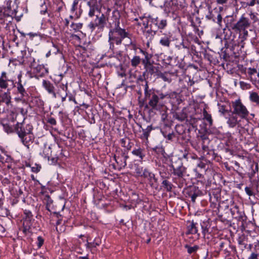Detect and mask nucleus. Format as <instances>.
<instances>
[{
  "mask_svg": "<svg viewBox=\"0 0 259 259\" xmlns=\"http://www.w3.org/2000/svg\"><path fill=\"white\" fill-rule=\"evenodd\" d=\"M161 133H162L163 137L169 141L172 142L177 139L178 140H179V137L177 136V134L174 132H169L167 133V131L164 130V128H161Z\"/></svg>",
  "mask_w": 259,
  "mask_h": 259,
  "instance_id": "24",
  "label": "nucleus"
},
{
  "mask_svg": "<svg viewBox=\"0 0 259 259\" xmlns=\"http://www.w3.org/2000/svg\"><path fill=\"white\" fill-rule=\"evenodd\" d=\"M150 25L154 27L158 31V29H163L167 26V21L165 19H160L158 17L153 18L149 16L148 17Z\"/></svg>",
  "mask_w": 259,
  "mask_h": 259,
  "instance_id": "15",
  "label": "nucleus"
},
{
  "mask_svg": "<svg viewBox=\"0 0 259 259\" xmlns=\"http://www.w3.org/2000/svg\"><path fill=\"white\" fill-rule=\"evenodd\" d=\"M208 194L211 206L212 207L213 205V207H215L217 203L220 200V190L219 189H212L209 191Z\"/></svg>",
  "mask_w": 259,
  "mask_h": 259,
  "instance_id": "17",
  "label": "nucleus"
},
{
  "mask_svg": "<svg viewBox=\"0 0 259 259\" xmlns=\"http://www.w3.org/2000/svg\"><path fill=\"white\" fill-rule=\"evenodd\" d=\"M249 99L251 102L259 105V95L256 92H250Z\"/></svg>",
  "mask_w": 259,
  "mask_h": 259,
  "instance_id": "40",
  "label": "nucleus"
},
{
  "mask_svg": "<svg viewBox=\"0 0 259 259\" xmlns=\"http://www.w3.org/2000/svg\"><path fill=\"white\" fill-rule=\"evenodd\" d=\"M259 254L256 252H252L248 259H258Z\"/></svg>",
  "mask_w": 259,
  "mask_h": 259,
  "instance_id": "64",
  "label": "nucleus"
},
{
  "mask_svg": "<svg viewBox=\"0 0 259 259\" xmlns=\"http://www.w3.org/2000/svg\"><path fill=\"white\" fill-rule=\"evenodd\" d=\"M3 125L5 131L8 134L13 133L15 131L14 128L13 129L12 126L8 124H3Z\"/></svg>",
  "mask_w": 259,
  "mask_h": 259,
  "instance_id": "56",
  "label": "nucleus"
},
{
  "mask_svg": "<svg viewBox=\"0 0 259 259\" xmlns=\"http://www.w3.org/2000/svg\"><path fill=\"white\" fill-rule=\"evenodd\" d=\"M144 178H147L149 181L151 187H153L154 183L156 184L158 183V179L155 177L154 174L149 171L148 169H146L144 173H143Z\"/></svg>",
  "mask_w": 259,
  "mask_h": 259,
  "instance_id": "22",
  "label": "nucleus"
},
{
  "mask_svg": "<svg viewBox=\"0 0 259 259\" xmlns=\"http://www.w3.org/2000/svg\"><path fill=\"white\" fill-rule=\"evenodd\" d=\"M238 242L239 247L241 248L242 251L247 247L246 238L244 236L239 237L238 239Z\"/></svg>",
  "mask_w": 259,
  "mask_h": 259,
  "instance_id": "42",
  "label": "nucleus"
},
{
  "mask_svg": "<svg viewBox=\"0 0 259 259\" xmlns=\"http://www.w3.org/2000/svg\"><path fill=\"white\" fill-rule=\"evenodd\" d=\"M141 62V58L138 56H134L131 60V66L134 68H136Z\"/></svg>",
  "mask_w": 259,
  "mask_h": 259,
  "instance_id": "44",
  "label": "nucleus"
},
{
  "mask_svg": "<svg viewBox=\"0 0 259 259\" xmlns=\"http://www.w3.org/2000/svg\"><path fill=\"white\" fill-rule=\"evenodd\" d=\"M180 44L182 49L183 50V52H182V55L185 56L186 54L189 53L190 42L187 39H183V41L180 42Z\"/></svg>",
  "mask_w": 259,
  "mask_h": 259,
  "instance_id": "36",
  "label": "nucleus"
},
{
  "mask_svg": "<svg viewBox=\"0 0 259 259\" xmlns=\"http://www.w3.org/2000/svg\"><path fill=\"white\" fill-rule=\"evenodd\" d=\"M172 59V57L165 55L164 56V58L163 59V63L165 65H170Z\"/></svg>",
  "mask_w": 259,
  "mask_h": 259,
  "instance_id": "55",
  "label": "nucleus"
},
{
  "mask_svg": "<svg viewBox=\"0 0 259 259\" xmlns=\"http://www.w3.org/2000/svg\"><path fill=\"white\" fill-rule=\"evenodd\" d=\"M24 214L25 215V219L23 222H24V224L29 225V224L31 223V221L33 219V215L30 210L26 209L24 211Z\"/></svg>",
  "mask_w": 259,
  "mask_h": 259,
  "instance_id": "39",
  "label": "nucleus"
},
{
  "mask_svg": "<svg viewBox=\"0 0 259 259\" xmlns=\"http://www.w3.org/2000/svg\"><path fill=\"white\" fill-rule=\"evenodd\" d=\"M31 223L29 224V225H27V224H24V222L23 223V232L26 235L28 233H30V226Z\"/></svg>",
  "mask_w": 259,
  "mask_h": 259,
  "instance_id": "57",
  "label": "nucleus"
},
{
  "mask_svg": "<svg viewBox=\"0 0 259 259\" xmlns=\"http://www.w3.org/2000/svg\"><path fill=\"white\" fill-rule=\"evenodd\" d=\"M140 52L144 56V58L141 59V62L144 67L151 63V59L152 57V55L141 49H140Z\"/></svg>",
  "mask_w": 259,
  "mask_h": 259,
  "instance_id": "28",
  "label": "nucleus"
},
{
  "mask_svg": "<svg viewBox=\"0 0 259 259\" xmlns=\"http://www.w3.org/2000/svg\"><path fill=\"white\" fill-rule=\"evenodd\" d=\"M231 251H236V247L235 246L231 245L230 242H229L228 244H226L221 252L225 255L226 259H231V258H227V257L230 256Z\"/></svg>",
  "mask_w": 259,
  "mask_h": 259,
  "instance_id": "27",
  "label": "nucleus"
},
{
  "mask_svg": "<svg viewBox=\"0 0 259 259\" xmlns=\"http://www.w3.org/2000/svg\"><path fill=\"white\" fill-rule=\"evenodd\" d=\"M184 193L186 197L190 198L191 201L193 203L195 202L197 197L202 195V191L198 187L194 185L186 189Z\"/></svg>",
  "mask_w": 259,
  "mask_h": 259,
  "instance_id": "14",
  "label": "nucleus"
},
{
  "mask_svg": "<svg viewBox=\"0 0 259 259\" xmlns=\"http://www.w3.org/2000/svg\"><path fill=\"white\" fill-rule=\"evenodd\" d=\"M230 211L233 218L237 221L244 222L246 220V217L243 211H240L237 205L234 206L230 209Z\"/></svg>",
  "mask_w": 259,
  "mask_h": 259,
  "instance_id": "16",
  "label": "nucleus"
},
{
  "mask_svg": "<svg viewBox=\"0 0 259 259\" xmlns=\"http://www.w3.org/2000/svg\"><path fill=\"white\" fill-rule=\"evenodd\" d=\"M171 36L168 34H165L162 36L159 40V44L163 47L169 48L171 42Z\"/></svg>",
  "mask_w": 259,
  "mask_h": 259,
  "instance_id": "32",
  "label": "nucleus"
},
{
  "mask_svg": "<svg viewBox=\"0 0 259 259\" xmlns=\"http://www.w3.org/2000/svg\"><path fill=\"white\" fill-rule=\"evenodd\" d=\"M9 83H11L12 85L14 84V80L9 78L6 72H2L0 76V88L6 89L9 86Z\"/></svg>",
  "mask_w": 259,
  "mask_h": 259,
  "instance_id": "19",
  "label": "nucleus"
},
{
  "mask_svg": "<svg viewBox=\"0 0 259 259\" xmlns=\"http://www.w3.org/2000/svg\"><path fill=\"white\" fill-rule=\"evenodd\" d=\"M197 141L200 143L201 148L203 151V156L199 158L200 160H204L205 162H210L215 158V154L212 150H209L208 144L210 140L208 136L203 134L198 137Z\"/></svg>",
  "mask_w": 259,
  "mask_h": 259,
  "instance_id": "7",
  "label": "nucleus"
},
{
  "mask_svg": "<svg viewBox=\"0 0 259 259\" xmlns=\"http://www.w3.org/2000/svg\"><path fill=\"white\" fill-rule=\"evenodd\" d=\"M197 223H194L193 221L190 223V225L187 227L186 234H196L199 236V234L198 233V229L196 227Z\"/></svg>",
  "mask_w": 259,
  "mask_h": 259,
  "instance_id": "31",
  "label": "nucleus"
},
{
  "mask_svg": "<svg viewBox=\"0 0 259 259\" xmlns=\"http://www.w3.org/2000/svg\"><path fill=\"white\" fill-rule=\"evenodd\" d=\"M21 77V75L19 74L18 76V81L14 82V84H12L13 87L16 88V94L17 95L14 98V100L17 102L26 103L29 98V95L24 88L25 83H23Z\"/></svg>",
  "mask_w": 259,
  "mask_h": 259,
  "instance_id": "8",
  "label": "nucleus"
},
{
  "mask_svg": "<svg viewBox=\"0 0 259 259\" xmlns=\"http://www.w3.org/2000/svg\"><path fill=\"white\" fill-rule=\"evenodd\" d=\"M245 191L246 193V194L249 196H254V193L252 192L251 188L248 187H246L245 188Z\"/></svg>",
  "mask_w": 259,
  "mask_h": 259,
  "instance_id": "61",
  "label": "nucleus"
},
{
  "mask_svg": "<svg viewBox=\"0 0 259 259\" xmlns=\"http://www.w3.org/2000/svg\"><path fill=\"white\" fill-rule=\"evenodd\" d=\"M247 74L253 83H255L257 81H259V67L258 71L256 69L253 68H248Z\"/></svg>",
  "mask_w": 259,
  "mask_h": 259,
  "instance_id": "21",
  "label": "nucleus"
},
{
  "mask_svg": "<svg viewBox=\"0 0 259 259\" xmlns=\"http://www.w3.org/2000/svg\"><path fill=\"white\" fill-rule=\"evenodd\" d=\"M113 158L118 166V169H121L126 166V162L125 161V159L123 158L121 155L117 156L115 154Z\"/></svg>",
  "mask_w": 259,
  "mask_h": 259,
  "instance_id": "33",
  "label": "nucleus"
},
{
  "mask_svg": "<svg viewBox=\"0 0 259 259\" xmlns=\"http://www.w3.org/2000/svg\"><path fill=\"white\" fill-rule=\"evenodd\" d=\"M140 127L142 130L140 131V132L142 133L140 135V138L147 141L151 132L154 130V127L152 125H148L146 128H144L140 125Z\"/></svg>",
  "mask_w": 259,
  "mask_h": 259,
  "instance_id": "20",
  "label": "nucleus"
},
{
  "mask_svg": "<svg viewBox=\"0 0 259 259\" xmlns=\"http://www.w3.org/2000/svg\"><path fill=\"white\" fill-rule=\"evenodd\" d=\"M147 168H143V167L137 166L135 169L136 175L138 177H143V173L145 172Z\"/></svg>",
  "mask_w": 259,
  "mask_h": 259,
  "instance_id": "48",
  "label": "nucleus"
},
{
  "mask_svg": "<svg viewBox=\"0 0 259 259\" xmlns=\"http://www.w3.org/2000/svg\"><path fill=\"white\" fill-rule=\"evenodd\" d=\"M250 19L252 21L253 23H256L259 21L258 18V14L257 13H254L251 11L249 14Z\"/></svg>",
  "mask_w": 259,
  "mask_h": 259,
  "instance_id": "50",
  "label": "nucleus"
},
{
  "mask_svg": "<svg viewBox=\"0 0 259 259\" xmlns=\"http://www.w3.org/2000/svg\"><path fill=\"white\" fill-rule=\"evenodd\" d=\"M146 72V73L147 72L151 75H153L154 74H157L158 71V68L153 66L152 63H151L147 65V66L144 67Z\"/></svg>",
  "mask_w": 259,
  "mask_h": 259,
  "instance_id": "35",
  "label": "nucleus"
},
{
  "mask_svg": "<svg viewBox=\"0 0 259 259\" xmlns=\"http://www.w3.org/2000/svg\"><path fill=\"white\" fill-rule=\"evenodd\" d=\"M12 20L13 19H10L5 14L0 12V31L2 28V26L7 29L9 27V24L11 23Z\"/></svg>",
  "mask_w": 259,
  "mask_h": 259,
  "instance_id": "26",
  "label": "nucleus"
},
{
  "mask_svg": "<svg viewBox=\"0 0 259 259\" xmlns=\"http://www.w3.org/2000/svg\"><path fill=\"white\" fill-rule=\"evenodd\" d=\"M159 174L162 180L170 179L172 174L168 171L167 167L164 165L160 166Z\"/></svg>",
  "mask_w": 259,
  "mask_h": 259,
  "instance_id": "23",
  "label": "nucleus"
},
{
  "mask_svg": "<svg viewBox=\"0 0 259 259\" xmlns=\"http://www.w3.org/2000/svg\"><path fill=\"white\" fill-rule=\"evenodd\" d=\"M100 243L99 242H97L96 240L92 242H87L86 245L88 248H93L96 247L97 246L99 245Z\"/></svg>",
  "mask_w": 259,
  "mask_h": 259,
  "instance_id": "58",
  "label": "nucleus"
},
{
  "mask_svg": "<svg viewBox=\"0 0 259 259\" xmlns=\"http://www.w3.org/2000/svg\"><path fill=\"white\" fill-rule=\"evenodd\" d=\"M168 179H164L162 182V186L167 192H171L174 187L172 184L167 180Z\"/></svg>",
  "mask_w": 259,
  "mask_h": 259,
  "instance_id": "37",
  "label": "nucleus"
},
{
  "mask_svg": "<svg viewBox=\"0 0 259 259\" xmlns=\"http://www.w3.org/2000/svg\"><path fill=\"white\" fill-rule=\"evenodd\" d=\"M102 9L105 10L104 13H102L96 16L94 21H91L88 24V28L91 32L97 29V32H102L106 26V16L109 15L111 10L109 7H103Z\"/></svg>",
  "mask_w": 259,
  "mask_h": 259,
  "instance_id": "6",
  "label": "nucleus"
},
{
  "mask_svg": "<svg viewBox=\"0 0 259 259\" xmlns=\"http://www.w3.org/2000/svg\"><path fill=\"white\" fill-rule=\"evenodd\" d=\"M51 53L56 54L59 51V49L54 44H53V48L50 50Z\"/></svg>",
  "mask_w": 259,
  "mask_h": 259,
  "instance_id": "62",
  "label": "nucleus"
},
{
  "mask_svg": "<svg viewBox=\"0 0 259 259\" xmlns=\"http://www.w3.org/2000/svg\"><path fill=\"white\" fill-rule=\"evenodd\" d=\"M195 111L194 108L191 107H184L180 111H176L173 113V118L180 122L186 121L189 124L194 125L198 121L195 117L193 112Z\"/></svg>",
  "mask_w": 259,
  "mask_h": 259,
  "instance_id": "5",
  "label": "nucleus"
},
{
  "mask_svg": "<svg viewBox=\"0 0 259 259\" xmlns=\"http://www.w3.org/2000/svg\"><path fill=\"white\" fill-rule=\"evenodd\" d=\"M97 4L95 3H91L90 5H88L90 7V10L89 12V16L91 17L94 16L95 15V7Z\"/></svg>",
  "mask_w": 259,
  "mask_h": 259,
  "instance_id": "52",
  "label": "nucleus"
},
{
  "mask_svg": "<svg viewBox=\"0 0 259 259\" xmlns=\"http://www.w3.org/2000/svg\"><path fill=\"white\" fill-rule=\"evenodd\" d=\"M5 103L7 106H9L11 103V96L10 95V90H7V92H4L0 95V103Z\"/></svg>",
  "mask_w": 259,
  "mask_h": 259,
  "instance_id": "29",
  "label": "nucleus"
},
{
  "mask_svg": "<svg viewBox=\"0 0 259 259\" xmlns=\"http://www.w3.org/2000/svg\"><path fill=\"white\" fill-rule=\"evenodd\" d=\"M61 88L62 89L63 91H65V93L62 95L61 93H58V96H59L61 98V101L62 102H64L66 101V98L67 97L68 93V87L67 84L66 85H64L62 84L61 85H60Z\"/></svg>",
  "mask_w": 259,
  "mask_h": 259,
  "instance_id": "43",
  "label": "nucleus"
},
{
  "mask_svg": "<svg viewBox=\"0 0 259 259\" xmlns=\"http://www.w3.org/2000/svg\"><path fill=\"white\" fill-rule=\"evenodd\" d=\"M176 4L172 1L166 2L164 4V11L169 14L170 13H174Z\"/></svg>",
  "mask_w": 259,
  "mask_h": 259,
  "instance_id": "30",
  "label": "nucleus"
},
{
  "mask_svg": "<svg viewBox=\"0 0 259 259\" xmlns=\"http://www.w3.org/2000/svg\"><path fill=\"white\" fill-rule=\"evenodd\" d=\"M171 161V174L179 179L183 178L186 173V168L184 166L182 159L175 158Z\"/></svg>",
  "mask_w": 259,
  "mask_h": 259,
  "instance_id": "12",
  "label": "nucleus"
},
{
  "mask_svg": "<svg viewBox=\"0 0 259 259\" xmlns=\"http://www.w3.org/2000/svg\"><path fill=\"white\" fill-rule=\"evenodd\" d=\"M185 248L187 249V252L189 254H192L196 253L199 248V247L197 245H195L193 246H191L188 244H186L185 245Z\"/></svg>",
  "mask_w": 259,
  "mask_h": 259,
  "instance_id": "45",
  "label": "nucleus"
},
{
  "mask_svg": "<svg viewBox=\"0 0 259 259\" xmlns=\"http://www.w3.org/2000/svg\"><path fill=\"white\" fill-rule=\"evenodd\" d=\"M250 25L251 22L249 19L245 17V14H243L236 23H226V27L224 28V30L228 28L229 30L232 29L235 31H238L241 32V31H245L248 28Z\"/></svg>",
  "mask_w": 259,
  "mask_h": 259,
  "instance_id": "9",
  "label": "nucleus"
},
{
  "mask_svg": "<svg viewBox=\"0 0 259 259\" xmlns=\"http://www.w3.org/2000/svg\"><path fill=\"white\" fill-rule=\"evenodd\" d=\"M11 0H0V12L5 14L10 19H13L17 15L16 9H12Z\"/></svg>",
  "mask_w": 259,
  "mask_h": 259,
  "instance_id": "13",
  "label": "nucleus"
},
{
  "mask_svg": "<svg viewBox=\"0 0 259 259\" xmlns=\"http://www.w3.org/2000/svg\"><path fill=\"white\" fill-rule=\"evenodd\" d=\"M229 241H220L215 243V248L218 249V251L221 252L225 247L226 244H228Z\"/></svg>",
  "mask_w": 259,
  "mask_h": 259,
  "instance_id": "47",
  "label": "nucleus"
},
{
  "mask_svg": "<svg viewBox=\"0 0 259 259\" xmlns=\"http://www.w3.org/2000/svg\"><path fill=\"white\" fill-rule=\"evenodd\" d=\"M145 75H146V72H144L142 74L140 75L138 78H137V83L138 84H141V82H143L145 81V83H146V80L145 79Z\"/></svg>",
  "mask_w": 259,
  "mask_h": 259,
  "instance_id": "54",
  "label": "nucleus"
},
{
  "mask_svg": "<svg viewBox=\"0 0 259 259\" xmlns=\"http://www.w3.org/2000/svg\"><path fill=\"white\" fill-rule=\"evenodd\" d=\"M218 106L219 107V111L222 115L225 116L226 118V117L229 116L230 112L231 111V107H230V109H228L225 104H222L221 103H218Z\"/></svg>",
  "mask_w": 259,
  "mask_h": 259,
  "instance_id": "34",
  "label": "nucleus"
},
{
  "mask_svg": "<svg viewBox=\"0 0 259 259\" xmlns=\"http://www.w3.org/2000/svg\"><path fill=\"white\" fill-rule=\"evenodd\" d=\"M201 227L202 229V233L204 236L206 234L210 233V220L209 219L204 220L201 223Z\"/></svg>",
  "mask_w": 259,
  "mask_h": 259,
  "instance_id": "25",
  "label": "nucleus"
},
{
  "mask_svg": "<svg viewBox=\"0 0 259 259\" xmlns=\"http://www.w3.org/2000/svg\"><path fill=\"white\" fill-rule=\"evenodd\" d=\"M147 30L146 31V34H148V36H150L151 35V36H153L155 35L157 32V31L154 28V27H153V26H151L149 25V27L148 28H147Z\"/></svg>",
  "mask_w": 259,
  "mask_h": 259,
  "instance_id": "51",
  "label": "nucleus"
},
{
  "mask_svg": "<svg viewBox=\"0 0 259 259\" xmlns=\"http://www.w3.org/2000/svg\"><path fill=\"white\" fill-rule=\"evenodd\" d=\"M42 85L49 94L52 95L54 98H57L55 87L51 81L47 80H43Z\"/></svg>",
  "mask_w": 259,
  "mask_h": 259,
  "instance_id": "18",
  "label": "nucleus"
},
{
  "mask_svg": "<svg viewBox=\"0 0 259 259\" xmlns=\"http://www.w3.org/2000/svg\"><path fill=\"white\" fill-rule=\"evenodd\" d=\"M176 92L163 93L153 88L150 89L148 81L144 84V97L139 100L140 107L144 106L149 110L148 113L150 116H154L156 112L161 115V120L164 126L170 130V123L168 119V108L163 101L165 99H169L176 95Z\"/></svg>",
  "mask_w": 259,
  "mask_h": 259,
  "instance_id": "1",
  "label": "nucleus"
},
{
  "mask_svg": "<svg viewBox=\"0 0 259 259\" xmlns=\"http://www.w3.org/2000/svg\"><path fill=\"white\" fill-rule=\"evenodd\" d=\"M132 153L133 155L138 157L140 159V160H143L144 157L145 156L144 150L141 148L134 149Z\"/></svg>",
  "mask_w": 259,
  "mask_h": 259,
  "instance_id": "38",
  "label": "nucleus"
},
{
  "mask_svg": "<svg viewBox=\"0 0 259 259\" xmlns=\"http://www.w3.org/2000/svg\"><path fill=\"white\" fill-rule=\"evenodd\" d=\"M191 145L197 151H199L201 148L200 143H199L197 140L193 141L191 143Z\"/></svg>",
  "mask_w": 259,
  "mask_h": 259,
  "instance_id": "59",
  "label": "nucleus"
},
{
  "mask_svg": "<svg viewBox=\"0 0 259 259\" xmlns=\"http://www.w3.org/2000/svg\"><path fill=\"white\" fill-rule=\"evenodd\" d=\"M44 238L40 236H38L37 238V242H36L37 248H41V247L44 244Z\"/></svg>",
  "mask_w": 259,
  "mask_h": 259,
  "instance_id": "60",
  "label": "nucleus"
},
{
  "mask_svg": "<svg viewBox=\"0 0 259 259\" xmlns=\"http://www.w3.org/2000/svg\"><path fill=\"white\" fill-rule=\"evenodd\" d=\"M41 168V166L39 165L35 164L34 166H32L31 167V170L33 172H38L39 171L40 169Z\"/></svg>",
  "mask_w": 259,
  "mask_h": 259,
  "instance_id": "63",
  "label": "nucleus"
},
{
  "mask_svg": "<svg viewBox=\"0 0 259 259\" xmlns=\"http://www.w3.org/2000/svg\"><path fill=\"white\" fill-rule=\"evenodd\" d=\"M203 115L204 119L206 120L210 125H211L213 122L211 115L209 114L205 109H204L203 111Z\"/></svg>",
  "mask_w": 259,
  "mask_h": 259,
  "instance_id": "46",
  "label": "nucleus"
},
{
  "mask_svg": "<svg viewBox=\"0 0 259 259\" xmlns=\"http://www.w3.org/2000/svg\"><path fill=\"white\" fill-rule=\"evenodd\" d=\"M176 131L177 134V136L179 137V139L180 138L185 140V137L184 136V134L185 133V130L184 127L182 125H176Z\"/></svg>",
  "mask_w": 259,
  "mask_h": 259,
  "instance_id": "41",
  "label": "nucleus"
},
{
  "mask_svg": "<svg viewBox=\"0 0 259 259\" xmlns=\"http://www.w3.org/2000/svg\"><path fill=\"white\" fill-rule=\"evenodd\" d=\"M249 112L239 98L231 101L229 116L226 117L227 123L231 128L235 127L242 119L247 120Z\"/></svg>",
  "mask_w": 259,
  "mask_h": 259,
  "instance_id": "3",
  "label": "nucleus"
},
{
  "mask_svg": "<svg viewBox=\"0 0 259 259\" xmlns=\"http://www.w3.org/2000/svg\"><path fill=\"white\" fill-rule=\"evenodd\" d=\"M82 25L83 24L81 23H75L73 22L70 25V27L75 31H79L82 28Z\"/></svg>",
  "mask_w": 259,
  "mask_h": 259,
  "instance_id": "49",
  "label": "nucleus"
},
{
  "mask_svg": "<svg viewBox=\"0 0 259 259\" xmlns=\"http://www.w3.org/2000/svg\"><path fill=\"white\" fill-rule=\"evenodd\" d=\"M114 2V6L116 8L115 9H121L124 5V0H113Z\"/></svg>",
  "mask_w": 259,
  "mask_h": 259,
  "instance_id": "53",
  "label": "nucleus"
},
{
  "mask_svg": "<svg viewBox=\"0 0 259 259\" xmlns=\"http://www.w3.org/2000/svg\"><path fill=\"white\" fill-rule=\"evenodd\" d=\"M33 126L30 124H25L23 121L15 124L14 131L20 139L22 143L27 148L31 145L35 139L33 133Z\"/></svg>",
  "mask_w": 259,
  "mask_h": 259,
  "instance_id": "4",
  "label": "nucleus"
},
{
  "mask_svg": "<svg viewBox=\"0 0 259 259\" xmlns=\"http://www.w3.org/2000/svg\"><path fill=\"white\" fill-rule=\"evenodd\" d=\"M30 64L29 67L31 69L32 74L36 78L44 77L49 73V69L44 65L36 64L34 58H30Z\"/></svg>",
  "mask_w": 259,
  "mask_h": 259,
  "instance_id": "11",
  "label": "nucleus"
},
{
  "mask_svg": "<svg viewBox=\"0 0 259 259\" xmlns=\"http://www.w3.org/2000/svg\"><path fill=\"white\" fill-rule=\"evenodd\" d=\"M121 15L118 10L115 9L112 12V16H106V25L109 29L108 42L109 49L113 51L114 44L120 45L125 38H130L131 34L125 28L120 27Z\"/></svg>",
  "mask_w": 259,
  "mask_h": 259,
  "instance_id": "2",
  "label": "nucleus"
},
{
  "mask_svg": "<svg viewBox=\"0 0 259 259\" xmlns=\"http://www.w3.org/2000/svg\"><path fill=\"white\" fill-rule=\"evenodd\" d=\"M222 7L219 8H215L212 9L210 7H208V12L206 15L205 18L207 20L212 21L218 24L220 28L223 27V17L222 16Z\"/></svg>",
  "mask_w": 259,
  "mask_h": 259,
  "instance_id": "10",
  "label": "nucleus"
}]
</instances>
